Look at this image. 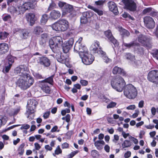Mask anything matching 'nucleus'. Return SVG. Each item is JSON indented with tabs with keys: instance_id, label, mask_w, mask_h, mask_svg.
<instances>
[{
	"instance_id": "nucleus-1",
	"label": "nucleus",
	"mask_w": 158,
	"mask_h": 158,
	"mask_svg": "<svg viewBox=\"0 0 158 158\" xmlns=\"http://www.w3.org/2000/svg\"><path fill=\"white\" fill-rule=\"evenodd\" d=\"M15 71V73L20 77L16 85L21 89L26 90L33 84L34 79L29 74L28 69L26 66L20 65L16 67Z\"/></svg>"
},
{
	"instance_id": "nucleus-2",
	"label": "nucleus",
	"mask_w": 158,
	"mask_h": 158,
	"mask_svg": "<svg viewBox=\"0 0 158 158\" xmlns=\"http://www.w3.org/2000/svg\"><path fill=\"white\" fill-rule=\"evenodd\" d=\"M82 38L80 37L75 43L74 50V51L78 52L82 60V62L85 64L89 65L91 64L94 60V56L90 54L86 47L84 45L82 46L81 42Z\"/></svg>"
},
{
	"instance_id": "nucleus-3",
	"label": "nucleus",
	"mask_w": 158,
	"mask_h": 158,
	"mask_svg": "<svg viewBox=\"0 0 158 158\" xmlns=\"http://www.w3.org/2000/svg\"><path fill=\"white\" fill-rule=\"evenodd\" d=\"M111 85L113 88L119 92H122L125 86L123 79L121 77L113 78L111 81Z\"/></svg>"
},
{
	"instance_id": "nucleus-4",
	"label": "nucleus",
	"mask_w": 158,
	"mask_h": 158,
	"mask_svg": "<svg viewBox=\"0 0 158 158\" xmlns=\"http://www.w3.org/2000/svg\"><path fill=\"white\" fill-rule=\"evenodd\" d=\"M53 30L56 31H65L69 28L68 22L65 19H62L58 21L51 26Z\"/></svg>"
},
{
	"instance_id": "nucleus-5",
	"label": "nucleus",
	"mask_w": 158,
	"mask_h": 158,
	"mask_svg": "<svg viewBox=\"0 0 158 158\" xmlns=\"http://www.w3.org/2000/svg\"><path fill=\"white\" fill-rule=\"evenodd\" d=\"M124 95L130 99L134 98L137 96V91L136 88L132 85H127L124 90Z\"/></svg>"
},
{
	"instance_id": "nucleus-6",
	"label": "nucleus",
	"mask_w": 158,
	"mask_h": 158,
	"mask_svg": "<svg viewBox=\"0 0 158 158\" xmlns=\"http://www.w3.org/2000/svg\"><path fill=\"white\" fill-rule=\"evenodd\" d=\"M63 44V40L60 36L53 37L49 41L50 47L53 51H55L57 47H61Z\"/></svg>"
},
{
	"instance_id": "nucleus-7",
	"label": "nucleus",
	"mask_w": 158,
	"mask_h": 158,
	"mask_svg": "<svg viewBox=\"0 0 158 158\" xmlns=\"http://www.w3.org/2000/svg\"><path fill=\"white\" fill-rule=\"evenodd\" d=\"M37 104V101L34 99H29L27 101V114L28 115L34 113L35 111V109Z\"/></svg>"
},
{
	"instance_id": "nucleus-8",
	"label": "nucleus",
	"mask_w": 158,
	"mask_h": 158,
	"mask_svg": "<svg viewBox=\"0 0 158 158\" xmlns=\"http://www.w3.org/2000/svg\"><path fill=\"white\" fill-rule=\"evenodd\" d=\"M138 40L143 46L151 47V39L149 37L140 34L138 36Z\"/></svg>"
},
{
	"instance_id": "nucleus-9",
	"label": "nucleus",
	"mask_w": 158,
	"mask_h": 158,
	"mask_svg": "<svg viewBox=\"0 0 158 158\" xmlns=\"http://www.w3.org/2000/svg\"><path fill=\"white\" fill-rule=\"evenodd\" d=\"M122 1L127 9L132 11H134L136 10V4L134 0H122Z\"/></svg>"
},
{
	"instance_id": "nucleus-10",
	"label": "nucleus",
	"mask_w": 158,
	"mask_h": 158,
	"mask_svg": "<svg viewBox=\"0 0 158 158\" xmlns=\"http://www.w3.org/2000/svg\"><path fill=\"white\" fill-rule=\"evenodd\" d=\"M148 79L152 82L158 84V71L154 70L150 71L148 74Z\"/></svg>"
},
{
	"instance_id": "nucleus-11",
	"label": "nucleus",
	"mask_w": 158,
	"mask_h": 158,
	"mask_svg": "<svg viewBox=\"0 0 158 158\" xmlns=\"http://www.w3.org/2000/svg\"><path fill=\"white\" fill-rule=\"evenodd\" d=\"M143 21L145 26L148 28L152 29L155 26V23L152 18L146 16L143 18Z\"/></svg>"
},
{
	"instance_id": "nucleus-12",
	"label": "nucleus",
	"mask_w": 158,
	"mask_h": 158,
	"mask_svg": "<svg viewBox=\"0 0 158 158\" xmlns=\"http://www.w3.org/2000/svg\"><path fill=\"white\" fill-rule=\"evenodd\" d=\"M105 34L108 40L114 44L115 47L118 46V43L113 36L110 30H108L106 31L105 32Z\"/></svg>"
},
{
	"instance_id": "nucleus-13",
	"label": "nucleus",
	"mask_w": 158,
	"mask_h": 158,
	"mask_svg": "<svg viewBox=\"0 0 158 158\" xmlns=\"http://www.w3.org/2000/svg\"><path fill=\"white\" fill-rule=\"evenodd\" d=\"M30 2H27L23 3V2H21V4L18 5V10L21 11L22 13H24L26 10H27L30 7Z\"/></svg>"
},
{
	"instance_id": "nucleus-14",
	"label": "nucleus",
	"mask_w": 158,
	"mask_h": 158,
	"mask_svg": "<svg viewBox=\"0 0 158 158\" xmlns=\"http://www.w3.org/2000/svg\"><path fill=\"white\" fill-rule=\"evenodd\" d=\"M38 63L44 67H48L50 64V60L48 58L45 57H40Z\"/></svg>"
},
{
	"instance_id": "nucleus-15",
	"label": "nucleus",
	"mask_w": 158,
	"mask_h": 158,
	"mask_svg": "<svg viewBox=\"0 0 158 158\" xmlns=\"http://www.w3.org/2000/svg\"><path fill=\"white\" fill-rule=\"evenodd\" d=\"M73 10V6L71 5L67 4L64 7L62 8V15H65L70 14Z\"/></svg>"
},
{
	"instance_id": "nucleus-16",
	"label": "nucleus",
	"mask_w": 158,
	"mask_h": 158,
	"mask_svg": "<svg viewBox=\"0 0 158 158\" xmlns=\"http://www.w3.org/2000/svg\"><path fill=\"white\" fill-rule=\"evenodd\" d=\"M9 50L8 45L6 43L0 44V55H3L7 52Z\"/></svg>"
},
{
	"instance_id": "nucleus-17",
	"label": "nucleus",
	"mask_w": 158,
	"mask_h": 158,
	"mask_svg": "<svg viewBox=\"0 0 158 158\" xmlns=\"http://www.w3.org/2000/svg\"><path fill=\"white\" fill-rule=\"evenodd\" d=\"M112 73L114 74L118 73L121 74L123 76H127L126 72L123 69L117 66H115L113 68Z\"/></svg>"
},
{
	"instance_id": "nucleus-18",
	"label": "nucleus",
	"mask_w": 158,
	"mask_h": 158,
	"mask_svg": "<svg viewBox=\"0 0 158 158\" xmlns=\"http://www.w3.org/2000/svg\"><path fill=\"white\" fill-rule=\"evenodd\" d=\"M99 43L98 41L95 42L92 44L90 47V48L91 51L94 53H97L98 54V52L100 51H102L99 47Z\"/></svg>"
},
{
	"instance_id": "nucleus-19",
	"label": "nucleus",
	"mask_w": 158,
	"mask_h": 158,
	"mask_svg": "<svg viewBox=\"0 0 158 158\" xmlns=\"http://www.w3.org/2000/svg\"><path fill=\"white\" fill-rule=\"evenodd\" d=\"M109 10L115 14H117L118 11L117 6L115 3L113 2H110L108 3Z\"/></svg>"
},
{
	"instance_id": "nucleus-20",
	"label": "nucleus",
	"mask_w": 158,
	"mask_h": 158,
	"mask_svg": "<svg viewBox=\"0 0 158 158\" xmlns=\"http://www.w3.org/2000/svg\"><path fill=\"white\" fill-rule=\"evenodd\" d=\"M26 18L28 22L30 23L31 26H32L35 23V15L34 14L29 13L26 15Z\"/></svg>"
},
{
	"instance_id": "nucleus-21",
	"label": "nucleus",
	"mask_w": 158,
	"mask_h": 158,
	"mask_svg": "<svg viewBox=\"0 0 158 158\" xmlns=\"http://www.w3.org/2000/svg\"><path fill=\"white\" fill-rule=\"evenodd\" d=\"M98 52V54L101 55L105 62L108 63L111 62V60L106 56L105 52L103 51H99Z\"/></svg>"
},
{
	"instance_id": "nucleus-22",
	"label": "nucleus",
	"mask_w": 158,
	"mask_h": 158,
	"mask_svg": "<svg viewBox=\"0 0 158 158\" xmlns=\"http://www.w3.org/2000/svg\"><path fill=\"white\" fill-rule=\"evenodd\" d=\"M139 44L138 43L136 42L135 41H132L129 43L123 42L122 44V46L123 47H124L127 48L133 47L135 46L138 47L139 46Z\"/></svg>"
},
{
	"instance_id": "nucleus-23",
	"label": "nucleus",
	"mask_w": 158,
	"mask_h": 158,
	"mask_svg": "<svg viewBox=\"0 0 158 158\" xmlns=\"http://www.w3.org/2000/svg\"><path fill=\"white\" fill-rule=\"evenodd\" d=\"M60 15L61 14L59 11L55 10L52 11L50 13V17L54 19H58Z\"/></svg>"
},
{
	"instance_id": "nucleus-24",
	"label": "nucleus",
	"mask_w": 158,
	"mask_h": 158,
	"mask_svg": "<svg viewBox=\"0 0 158 158\" xmlns=\"http://www.w3.org/2000/svg\"><path fill=\"white\" fill-rule=\"evenodd\" d=\"M118 29L120 35L123 37H128L129 36L130 33L127 30L123 28L122 27H119Z\"/></svg>"
},
{
	"instance_id": "nucleus-25",
	"label": "nucleus",
	"mask_w": 158,
	"mask_h": 158,
	"mask_svg": "<svg viewBox=\"0 0 158 158\" xmlns=\"http://www.w3.org/2000/svg\"><path fill=\"white\" fill-rule=\"evenodd\" d=\"M56 58L59 62L63 64L66 62L67 60L66 56H65L61 54L60 55L59 54L57 55L56 56Z\"/></svg>"
},
{
	"instance_id": "nucleus-26",
	"label": "nucleus",
	"mask_w": 158,
	"mask_h": 158,
	"mask_svg": "<svg viewBox=\"0 0 158 158\" xmlns=\"http://www.w3.org/2000/svg\"><path fill=\"white\" fill-rule=\"evenodd\" d=\"M87 7L88 8L94 10L100 16L102 15H103V12L102 10L95 8L90 5H89L87 6Z\"/></svg>"
},
{
	"instance_id": "nucleus-27",
	"label": "nucleus",
	"mask_w": 158,
	"mask_h": 158,
	"mask_svg": "<svg viewBox=\"0 0 158 158\" xmlns=\"http://www.w3.org/2000/svg\"><path fill=\"white\" fill-rule=\"evenodd\" d=\"M54 77V75H52L50 77L45 79L44 80L42 81L41 82L44 84H47L48 83L51 85H52L53 82V78Z\"/></svg>"
},
{
	"instance_id": "nucleus-28",
	"label": "nucleus",
	"mask_w": 158,
	"mask_h": 158,
	"mask_svg": "<svg viewBox=\"0 0 158 158\" xmlns=\"http://www.w3.org/2000/svg\"><path fill=\"white\" fill-rule=\"evenodd\" d=\"M43 32V29L40 26H37L35 27L34 29L33 33L37 35H39Z\"/></svg>"
},
{
	"instance_id": "nucleus-29",
	"label": "nucleus",
	"mask_w": 158,
	"mask_h": 158,
	"mask_svg": "<svg viewBox=\"0 0 158 158\" xmlns=\"http://www.w3.org/2000/svg\"><path fill=\"white\" fill-rule=\"evenodd\" d=\"M95 146L98 149H101L102 148L101 145H104L105 142L102 140H99L96 141L94 143Z\"/></svg>"
},
{
	"instance_id": "nucleus-30",
	"label": "nucleus",
	"mask_w": 158,
	"mask_h": 158,
	"mask_svg": "<svg viewBox=\"0 0 158 158\" xmlns=\"http://www.w3.org/2000/svg\"><path fill=\"white\" fill-rule=\"evenodd\" d=\"M41 89L43 91L46 93H49L50 91L49 87L47 84L42 83Z\"/></svg>"
},
{
	"instance_id": "nucleus-31",
	"label": "nucleus",
	"mask_w": 158,
	"mask_h": 158,
	"mask_svg": "<svg viewBox=\"0 0 158 158\" xmlns=\"http://www.w3.org/2000/svg\"><path fill=\"white\" fill-rule=\"evenodd\" d=\"M10 10V12L11 13L15 14L16 15H18L21 13V11H20L19 10H18V7L17 9L15 7L12 6Z\"/></svg>"
},
{
	"instance_id": "nucleus-32",
	"label": "nucleus",
	"mask_w": 158,
	"mask_h": 158,
	"mask_svg": "<svg viewBox=\"0 0 158 158\" xmlns=\"http://www.w3.org/2000/svg\"><path fill=\"white\" fill-rule=\"evenodd\" d=\"M61 47H62V49L63 52L65 53H67L71 48L65 43H64V44H63Z\"/></svg>"
},
{
	"instance_id": "nucleus-33",
	"label": "nucleus",
	"mask_w": 158,
	"mask_h": 158,
	"mask_svg": "<svg viewBox=\"0 0 158 158\" xmlns=\"http://www.w3.org/2000/svg\"><path fill=\"white\" fill-rule=\"evenodd\" d=\"M14 61V57L11 55H9L7 56V62L6 63L12 65Z\"/></svg>"
},
{
	"instance_id": "nucleus-34",
	"label": "nucleus",
	"mask_w": 158,
	"mask_h": 158,
	"mask_svg": "<svg viewBox=\"0 0 158 158\" xmlns=\"http://www.w3.org/2000/svg\"><path fill=\"white\" fill-rule=\"evenodd\" d=\"M125 57L127 59L130 60L132 61L135 60V56L129 53H127L125 54Z\"/></svg>"
},
{
	"instance_id": "nucleus-35",
	"label": "nucleus",
	"mask_w": 158,
	"mask_h": 158,
	"mask_svg": "<svg viewBox=\"0 0 158 158\" xmlns=\"http://www.w3.org/2000/svg\"><path fill=\"white\" fill-rule=\"evenodd\" d=\"M29 32L26 29L23 30L21 31V36L23 39H26L28 36Z\"/></svg>"
},
{
	"instance_id": "nucleus-36",
	"label": "nucleus",
	"mask_w": 158,
	"mask_h": 158,
	"mask_svg": "<svg viewBox=\"0 0 158 158\" xmlns=\"http://www.w3.org/2000/svg\"><path fill=\"white\" fill-rule=\"evenodd\" d=\"M106 2V1L105 0H98L95 2L94 5L96 6H99L100 7H102Z\"/></svg>"
},
{
	"instance_id": "nucleus-37",
	"label": "nucleus",
	"mask_w": 158,
	"mask_h": 158,
	"mask_svg": "<svg viewBox=\"0 0 158 158\" xmlns=\"http://www.w3.org/2000/svg\"><path fill=\"white\" fill-rule=\"evenodd\" d=\"M9 34L6 31L0 32V39L4 40L7 37Z\"/></svg>"
},
{
	"instance_id": "nucleus-38",
	"label": "nucleus",
	"mask_w": 158,
	"mask_h": 158,
	"mask_svg": "<svg viewBox=\"0 0 158 158\" xmlns=\"http://www.w3.org/2000/svg\"><path fill=\"white\" fill-rule=\"evenodd\" d=\"M93 15L91 11H86L82 13V17L83 18H86L87 19L90 18Z\"/></svg>"
},
{
	"instance_id": "nucleus-39",
	"label": "nucleus",
	"mask_w": 158,
	"mask_h": 158,
	"mask_svg": "<svg viewBox=\"0 0 158 158\" xmlns=\"http://www.w3.org/2000/svg\"><path fill=\"white\" fill-rule=\"evenodd\" d=\"M131 145V142L128 140H125L122 144L123 148H128Z\"/></svg>"
},
{
	"instance_id": "nucleus-40",
	"label": "nucleus",
	"mask_w": 158,
	"mask_h": 158,
	"mask_svg": "<svg viewBox=\"0 0 158 158\" xmlns=\"http://www.w3.org/2000/svg\"><path fill=\"white\" fill-rule=\"evenodd\" d=\"M25 146V144L24 143H23L21 144L19 146L18 151V154L20 155H22L24 152V150L23 149V148Z\"/></svg>"
},
{
	"instance_id": "nucleus-41",
	"label": "nucleus",
	"mask_w": 158,
	"mask_h": 158,
	"mask_svg": "<svg viewBox=\"0 0 158 158\" xmlns=\"http://www.w3.org/2000/svg\"><path fill=\"white\" fill-rule=\"evenodd\" d=\"M48 19V17L47 15L44 14L43 15L40 20L41 23L43 24H45L47 21Z\"/></svg>"
},
{
	"instance_id": "nucleus-42",
	"label": "nucleus",
	"mask_w": 158,
	"mask_h": 158,
	"mask_svg": "<svg viewBox=\"0 0 158 158\" xmlns=\"http://www.w3.org/2000/svg\"><path fill=\"white\" fill-rule=\"evenodd\" d=\"M62 151L60 149V146L58 145L55 151V152L52 153L53 156H55V155H58L62 153Z\"/></svg>"
},
{
	"instance_id": "nucleus-43",
	"label": "nucleus",
	"mask_w": 158,
	"mask_h": 158,
	"mask_svg": "<svg viewBox=\"0 0 158 158\" xmlns=\"http://www.w3.org/2000/svg\"><path fill=\"white\" fill-rule=\"evenodd\" d=\"M11 66V65H10L9 64H7V63H6L5 68L3 69L2 70L3 72L4 73H8L10 70Z\"/></svg>"
},
{
	"instance_id": "nucleus-44",
	"label": "nucleus",
	"mask_w": 158,
	"mask_h": 158,
	"mask_svg": "<svg viewBox=\"0 0 158 158\" xmlns=\"http://www.w3.org/2000/svg\"><path fill=\"white\" fill-rule=\"evenodd\" d=\"M20 106H18L17 108H14L11 111V114L12 115H15L17 114L20 111Z\"/></svg>"
},
{
	"instance_id": "nucleus-45",
	"label": "nucleus",
	"mask_w": 158,
	"mask_h": 158,
	"mask_svg": "<svg viewBox=\"0 0 158 158\" xmlns=\"http://www.w3.org/2000/svg\"><path fill=\"white\" fill-rule=\"evenodd\" d=\"M11 17L10 15H8L3 16L2 19L4 21H10L11 20Z\"/></svg>"
},
{
	"instance_id": "nucleus-46",
	"label": "nucleus",
	"mask_w": 158,
	"mask_h": 158,
	"mask_svg": "<svg viewBox=\"0 0 158 158\" xmlns=\"http://www.w3.org/2000/svg\"><path fill=\"white\" fill-rule=\"evenodd\" d=\"M74 42V40L73 38L70 39L67 41L65 43L66 44L69 46L71 47Z\"/></svg>"
},
{
	"instance_id": "nucleus-47",
	"label": "nucleus",
	"mask_w": 158,
	"mask_h": 158,
	"mask_svg": "<svg viewBox=\"0 0 158 158\" xmlns=\"http://www.w3.org/2000/svg\"><path fill=\"white\" fill-rule=\"evenodd\" d=\"M116 105V103L114 102H111L106 107L107 108H112L115 107Z\"/></svg>"
},
{
	"instance_id": "nucleus-48",
	"label": "nucleus",
	"mask_w": 158,
	"mask_h": 158,
	"mask_svg": "<svg viewBox=\"0 0 158 158\" xmlns=\"http://www.w3.org/2000/svg\"><path fill=\"white\" fill-rule=\"evenodd\" d=\"M6 123L5 119L2 115H0V127L2 125Z\"/></svg>"
},
{
	"instance_id": "nucleus-49",
	"label": "nucleus",
	"mask_w": 158,
	"mask_h": 158,
	"mask_svg": "<svg viewBox=\"0 0 158 158\" xmlns=\"http://www.w3.org/2000/svg\"><path fill=\"white\" fill-rule=\"evenodd\" d=\"M91 154L93 157L96 158L98 156V152L95 150L92 151L91 152Z\"/></svg>"
},
{
	"instance_id": "nucleus-50",
	"label": "nucleus",
	"mask_w": 158,
	"mask_h": 158,
	"mask_svg": "<svg viewBox=\"0 0 158 158\" xmlns=\"http://www.w3.org/2000/svg\"><path fill=\"white\" fill-rule=\"evenodd\" d=\"M56 6V4L54 2L52 1L51 3L50 4L49 6L48 9V10H50L55 7Z\"/></svg>"
},
{
	"instance_id": "nucleus-51",
	"label": "nucleus",
	"mask_w": 158,
	"mask_h": 158,
	"mask_svg": "<svg viewBox=\"0 0 158 158\" xmlns=\"http://www.w3.org/2000/svg\"><path fill=\"white\" fill-rule=\"evenodd\" d=\"M152 10V9L151 8H147L144 9L143 11V14H146L148 13H150Z\"/></svg>"
},
{
	"instance_id": "nucleus-52",
	"label": "nucleus",
	"mask_w": 158,
	"mask_h": 158,
	"mask_svg": "<svg viewBox=\"0 0 158 158\" xmlns=\"http://www.w3.org/2000/svg\"><path fill=\"white\" fill-rule=\"evenodd\" d=\"M34 76L35 77L38 79H43L44 78L41 74L38 73H34Z\"/></svg>"
},
{
	"instance_id": "nucleus-53",
	"label": "nucleus",
	"mask_w": 158,
	"mask_h": 158,
	"mask_svg": "<svg viewBox=\"0 0 158 158\" xmlns=\"http://www.w3.org/2000/svg\"><path fill=\"white\" fill-rule=\"evenodd\" d=\"M80 83L82 85L85 86L88 85V82L87 81L82 80L80 81Z\"/></svg>"
},
{
	"instance_id": "nucleus-54",
	"label": "nucleus",
	"mask_w": 158,
	"mask_h": 158,
	"mask_svg": "<svg viewBox=\"0 0 158 158\" xmlns=\"http://www.w3.org/2000/svg\"><path fill=\"white\" fill-rule=\"evenodd\" d=\"M88 19L86 18H83L81 17V23L82 24H85L87 23Z\"/></svg>"
},
{
	"instance_id": "nucleus-55",
	"label": "nucleus",
	"mask_w": 158,
	"mask_h": 158,
	"mask_svg": "<svg viewBox=\"0 0 158 158\" xmlns=\"http://www.w3.org/2000/svg\"><path fill=\"white\" fill-rule=\"evenodd\" d=\"M139 113V111L138 110H135V113L133 114L132 116L133 118H135L137 117Z\"/></svg>"
},
{
	"instance_id": "nucleus-56",
	"label": "nucleus",
	"mask_w": 158,
	"mask_h": 158,
	"mask_svg": "<svg viewBox=\"0 0 158 158\" xmlns=\"http://www.w3.org/2000/svg\"><path fill=\"white\" fill-rule=\"evenodd\" d=\"M119 137L117 135H114V138L113 139V141L114 143H116L119 140Z\"/></svg>"
},
{
	"instance_id": "nucleus-57",
	"label": "nucleus",
	"mask_w": 158,
	"mask_h": 158,
	"mask_svg": "<svg viewBox=\"0 0 158 158\" xmlns=\"http://www.w3.org/2000/svg\"><path fill=\"white\" fill-rule=\"evenodd\" d=\"M30 127L29 125L28 124H24L21 127L20 129H24L25 130L28 129Z\"/></svg>"
},
{
	"instance_id": "nucleus-58",
	"label": "nucleus",
	"mask_w": 158,
	"mask_h": 158,
	"mask_svg": "<svg viewBox=\"0 0 158 158\" xmlns=\"http://www.w3.org/2000/svg\"><path fill=\"white\" fill-rule=\"evenodd\" d=\"M78 152L77 151H76L72 152L69 155V158H72Z\"/></svg>"
},
{
	"instance_id": "nucleus-59",
	"label": "nucleus",
	"mask_w": 158,
	"mask_h": 158,
	"mask_svg": "<svg viewBox=\"0 0 158 158\" xmlns=\"http://www.w3.org/2000/svg\"><path fill=\"white\" fill-rule=\"evenodd\" d=\"M135 106L134 105H130L127 107L126 109L128 110H133L135 109Z\"/></svg>"
},
{
	"instance_id": "nucleus-60",
	"label": "nucleus",
	"mask_w": 158,
	"mask_h": 158,
	"mask_svg": "<svg viewBox=\"0 0 158 158\" xmlns=\"http://www.w3.org/2000/svg\"><path fill=\"white\" fill-rule=\"evenodd\" d=\"M44 148L47 151H51L52 150V148L49 145H46L45 146Z\"/></svg>"
},
{
	"instance_id": "nucleus-61",
	"label": "nucleus",
	"mask_w": 158,
	"mask_h": 158,
	"mask_svg": "<svg viewBox=\"0 0 158 158\" xmlns=\"http://www.w3.org/2000/svg\"><path fill=\"white\" fill-rule=\"evenodd\" d=\"M153 56L158 60V50H156L153 53Z\"/></svg>"
},
{
	"instance_id": "nucleus-62",
	"label": "nucleus",
	"mask_w": 158,
	"mask_h": 158,
	"mask_svg": "<svg viewBox=\"0 0 158 158\" xmlns=\"http://www.w3.org/2000/svg\"><path fill=\"white\" fill-rule=\"evenodd\" d=\"M67 4V3L65 2H59L58 3V4L59 7H60V8H63L64 7L65 5V4Z\"/></svg>"
},
{
	"instance_id": "nucleus-63",
	"label": "nucleus",
	"mask_w": 158,
	"mask_h": 158,
	"mask_svg": "<svg viewBox=\"0 0 158 158\" xmlns=\"http://www.w3.org/2000/svg\"><path fill=\"white\" fill-rule=\"evenodd\" d=\"M131 152L129 151H127L125 154H124V157L125 158H128L130 157L131 156Z\"/></svg>"
},
{
	"instance_id": "nucleus-64",
	"label": "nucleus",
	"mask_w": 158,
	"mask_h": 158,
	"mask_svg": "<svg viewBox=\"0 0 158 158\" xmlns=\"http://www.w3.org/2000/svg\"><path fill=\"white\" fill-rule=\"evenodd\" d=\"M46 43V40L45 39H41V40L40 41V45L44 46L45 45Z\"/></svg>"
}]
</instances>
